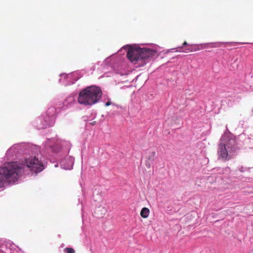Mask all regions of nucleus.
Listing matches in <instances>:
<instances>
[{"mask_svg": "<svg viewBox=\"0 0 253 253\" xmlns=\"http://www.w3.org/2000/svg\"><path fill=\"white\" fill-rule=\"evenodd\" d=\"M25 164L31 171L35 173L40 172L43 169L42 163L36 157H31L26 159Z\"/></svg>", "mask_w": 253, "mask_h": 253, "instance_id": "5", "label": "nucleus"}, {"mask_svg": "<svg viewBox=\"0 0 253 253\" xmlns=\"http://www.w3.org/2000/svg\"><path fill=\"white\" fill-rule=\"evenodd\" d=\"M22 164L17 162L4 164L0 167V188L13 184L23 172Z\"/></svg>", "mask_w": 253, "mask_h": 253, "instance_id": "1", "label": "nucleus"}, {"mask_svg": "<svg viewBox=\"0 0 253 253\" xmlns=\"http://www.w3.org/2000/svg\"><path fill=\"white\" fill-rule=\"evenodd\" d=\"M150 211L147 208H143L140 211V215L142 217L146 218L148 217Z\"/></svg>", "mask_w": 253, "mask_h": 253, "instance_id": "6", "label": "nucleus"}, {"mask_svg": "<svg viewBox=\"0 0 253 253\" xmlns=\"http://www.w3.org/2000/svg\"><path fill=\"white\" fill-rule=\"evenodd\" d=\"M0 253H3L2 252L0 251Z\"/></svg>", "mask_w": 253, "mask_h": 253, "instance_id": "16", "label": "nucleus"}, {"mask_svg": "<svg viewBox=\"0 0 253 253\" xmlns=\"http://www.w3.org/2000/svg\"><path fill=\"white\" fill-rule=\"evenodd\" d=\"M188 50H189L190 51L192 52V51H195L197 50H200V48H196L192 47L190 49H188Z\"/></svg>", "mask_w": 253, "mask_h": 253, "instance_id": "9", "label": "nucleus"}, {"mask_svg": "<svg viewBox=\"0 0 253 253\" xmlns=\"http://www.w3.org/2000/svg\"><path fill=\"white\" fill-rule=\"evenodd\" d=\"M178 49H179V50H178L177 51H180V52L183 51L182 50V47H178Z\"/></svg>", "mask_w": 253, "mask_h": 253, "instance_id": "12", "label": "nucleus"}, {"mask_svg": "<svg viewBox=\"0 0 253 253\" xmlns=\"http://www.w3.org/2000/svg\"><path fill=\"white\" fill-rule=\"evenodd\" d=\"M183 46H186L187 45H188V43L186 42H184L183 43Z\"/></svg>", "mask_w": 253, "mask_h": 253, "instance_id": "13", "label": "nucleus"}, {"mask_svg": "<svg viewBox=\"0 0 253 253\" xmlns=\"http://www.w3.org/2000/svg\"><path fill=\"white\" fill-rule=\"evenodd\" d=\"M156 50L147 48H140L138 46H130L127 52L128 59L133 64L144 59L155 56Z\"/></svg>", "mask_w": 253, "mask_h": 253, "instance_id": "4", "label": "nucleus"}, {"mask_svg": "<svg viewBox=\"0 0 253 253\" xmlns=\"http://www.w3.org/2000/svg\"><path fill=\"white\" fill-rule=\"evenodd\" d=\"M239 149L235 139H230L226 141V136H223L218 146V159L223 162L228 161L237 154Z\"/></svg>", "mask_w": 253, "mask_h": 253, "instance_id": "2", "label": "nucleus"}, {"mask_svg": "<svg viewBox=\"0 0 253 253\" xmlns=\"http://www.w3.org/2000/svg\"><path fill=\"white\" fill-rule=\"evenodd\" d=\"M91 124H92V125H94V124H95V122H93V123H91Z\"/></svg>", "mask_w": 253, "mask_h": 253, "instance_id": "14", "label": "nucleus"}, {"mask_svg": "<svg viewBox=\"0 0 253 253\" xmlns=\"http://www.w3.org/2000/svg\"><path fill=\"white\" fill-rule=\"evenodd\" d=\"M65 251L66 253H75V250L72 248H65Z\"/></svg>", "mask_w": 253, "mask_h": 253, "instance_id": "7", "label": "nucleus"}, {"mask_svg": "<svg viewBox=\"0 0 253 253\" xmlns=\"http://www.w3.org/2000/svg\"><path fill=\"white\" fill-rule=\"evenodd\" d=\"M155 155H156V153L155 152H153L152 153H151V157L154 158L155 156Z\"/></svg>", "mask_w": 253, "mask_h": 253, "instance_id": "11", "label": "nucleus"}, {"mask_svg": "<svg viewBox=\"0 0 253 253\" xmlns=\"http://www.w3.org/2000/svg\"><path fill=\"white\" fill-rule=\"evenodd\" d=\"M102 96L99 87L91 85L82 90L78 96V102L81 104L92 105L96 103Z\"/></svg>", "mask_w": 253, "mask_h": 253, "instance_id": "3", "label": "nucleus"}, {"mask_svg": "<svg viewBox=\"0 0 253 253\" xmlns=\"http://www.w3.org/2000/svg\"><path fill=\"white\" fill-rule=\"evenodd\" d=\"M111 103L110 101H108L105 104V106H109L110 105H111Z\"/></svg>", "mask_w": 253, "mask_h": 253, "instance_id": "10", "label": "nucleus"}, {"mask_svg": "<svg viewBox=\"0 0 253 253\" xmlns=\"http://www.w3.org/2000/svg\"><path fill=\"white\" fill-rule=\"evenodd\" d=\"M48 111H49V114L50 115H52L55 112V108H50L49 109Z\"/></svg>", "mask_w": 253, "mask_h": 253, "instance_id": "8", "label": "nucleus"}, {"mask_svg": "<svg viewBox=\"0 0 253 253\" xmlns=\"http://www.w3.org/2000/svg\"><path fill=\"white\" fill-rule=\"evenodd\" d=\"M219 46H220V45H217V46H216L215 47H217V46H218V47H219Z\"/></svg>", "mask_w": 253, "mask_h": 253, "instance_id": "15", "label": "nucleus"}]
</instances>
